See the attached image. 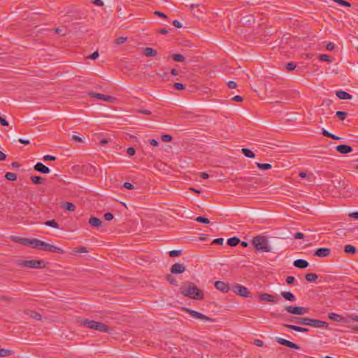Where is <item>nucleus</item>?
I'll list each match as a JSON object with an SVG mask.
<instances>
[{"label":"nucleus","mask_w":358,"mask_h":358,"mask_svg":"<svg viewBox=\"0 0 358 358\" xmlns=\"http://www.w3.org/2000/svg\"><path fill=\"white\" fill-rule=\"evenodd\" d=\"M180 292L185 296L193 299H203V293L196 285L191 282H185L180 287Z\"/></svg>","instance_id":"nucleus-1"},{"label":"nucleus","mask_w":358,"mask_h":358,"mask_svg":"<svg viewBox=\"0 0 358 358\" xmlns=\"http://www.w3.org/2000/svg\"><path fill=\"white\" fill-rule=\"evenodd\" d=\"M81 324L91 329H94L101 332H109L110 328L105 324L88 319L81 320Z\"/></svg>","instance_id":"nucleus-2"},{"label":"nucleus","mask_w":358,"mask_h":358,"mask_svg":"<svg viewBox=\"0 0 358 358\" xmlns=\"http://www.w3.org/2000/svg\"><path fill=\"white\" fill-rule=\"evenodd\" d=\"M252 243L257 250H262L263 252L271 251V248L268 245V241L264 236H257L254 237Z\"/></svg>","instance_id":"nucleus-3"},{"label":"nucleus","mask_w":358,"mask_h":358,"mask_svg":"<svg viewBox=\"0 0 358 358\" xmlns=\"http://www.w3.org/2000/svg\"><path fill=\"white\" fill-rule=\"evenodd\" d=\"M18 265L31 268H43L45 267V263L43 260H24L19 261Z\"/></svg>","instance_id":"nucleus-4"},{"label":"nucleus","mask_w":358,"mask_h":358,"mask_svg":"<svg viewBox=\"0 0 358 358\" xmlns=\"http://www.w3.org/2000/svg\"><path fill=\"white\" fill-rule=\"evenodd\" d=\"M329 318L337 322L349 323L350 320L358 322V316L355 315H350L348 317H344L338 314L331 313L329 314Z\"/></svg>","instance_id":"nucleus-5"},{"label":"nucleus","mask_w":358,"mask_h":358,"mask_svg":"<svg viewBox=\"0 0 358 358\" xmlns=\"http://www.w3.org/2000/svg\"><path fill=\"white\" fill-rule=\"evenodd\" d=\"M284 310H286L287 313L293 315H303L308 312V308L305 307H301V306H285L284 308Z\"/></svg>","instance_id":"nucleus-6"},{"label":"nucleus","mask_w":358,"mask_h":358,"mask_svg":"<svg viewBox=\"0 0 358 358\" xmlns=\"http://www.w3.org/2000/svg\"><path fill=\"white\" fill-rule=\"evenodd\" d=\"M39 250H43V251H48V252H56V253H59V254H64V251L60 248H58L57 246H55V245H50L49 243H47L44 241H41V243H40V248Z\"/></svg>","instance_id":"nucleus-7"},{"label":"nucleus","mask_w":358,"mask_h":358,"mask_svg":"<svg viewBox=\"0 0 358 358\" xmlns=\"http://www.w3.org/2000/svg\"><path fill=\"white\" fill-rule=\"evenodd\" d=\"M232 291L238 295L243 297H250V292L248 289L239 284H236L232 287Z\"/></svg>","instance_id":"nucleus-8"},{"label":"nucleus","mask_w":358,"mask_h":358,"mask_svg":"<svg viewBox=\"0 0 358 358\" xmlns=\"http://www.w3.org/2000/svg\"><path fill=\"white\" fill-rule=\"evenodd\" d=\"M185 310L195 319L202 320H204L205 322H214V320L213 318L206 316L203 314L199 313L197 311L191 310L189 308H185Z\"/></svg>","instance_id":"nucleus-9"},{"label":"nucleus","mask_w":358,"mask_h":358,"mask_svg":"<svg viewBox=\"0 0 358 358\" xmlns=\"http://www.w3.org/2000/svg\"><path fill=\"white\" fill-rule=\"evenodd\" d=\"M89 95L91 97L98 99L100 100H103V101L108 102V103H113L115 100V98L112 96L105 95V94H99V93L90 92L89 94Z\"/></svg>","instance_id":"nucleus-10"},{"label":"nucleus","mask_w":358,"mask_h":358,"mask_svg":"<svg viewBox=\"0 0 358 358\" xmlns=\"http://www.w3.org/2000/svg\"><path fill=\"white\" fill-rule=\"evenodd\" d=\"M307 326H311L319 328H327L329 324L322 320L311 319L308 317Z\"/></svg>","instance_id":"nucleus-11"},{"label":"nucleus","mask_w":358,"mask_h":358,"mask_svg":"<svg viewBox=\"0 0 358 358\" xmlns=\"http://www.w3.org/2000/svg\"><path fill=\"white\" fill-rule=\"evenodd\" d=\"M275 341L280 345L287 346L290 348H294L296 350H299L300 348V347L299 345H297L296 344H295L294 343L287 341L282 338L276 337Z\"/></svg>","instance_id":"nucleus-12"},{"label":"nucleus","mask_w":358,"mask_h":358,"mask_svg":"<svg viewBox=\"0 0 358 358\" xmlns=\"http://www.w3.org/2000/svg\"><path fill=\"white\" fill-rule=\"evenodd\" d=\"M215 287L223 293H227L230 290V287L228 283L217 280L214 284Z\"/></svg>","instance_id":"nucleus-13"},{"label":"nucleus","mask_w":358,"mask_h":358,"mask_svg":"<svg viewBox=\"0 0 358 358\" xmlns=\"http://www.w3.org/2000/svg\"><path fill=\"white\" fill-rule=\"evenodd\" d=\"M186 267L182 264L176 263L171 267V272L172 273L180 274L185 272Z\"/></svg>","instance_id":"nucleus-14"},{"label":"nucleus","mask_w":358,"mask_h":358,"mask_svg":"<svg viewBox=\"0 0 358 358\" xmlns=\"http://www.w3.org/2000/svg\"><path fill=\"white\" fill-rule=\"evenodd\" d=\"M34 169L35 171H36L39 173H44V174H48L50 172V169L48 167H47L46 166H45L41 162H38L37 164H36L34 165Z\"/></svg>","instance_id":"nucleus-15"},{"label":"nucleus","mask_w":358,"mask_h":358,"mask_svg":"<svg viewBox=\"0 0 358 358\" xmlns=\"http://www.w3.org/2000/svg\"><path fill=\"white\" fill-rule=\"evenodd\" d=\"M259 298L262 301H266L268 302L276 303L278 301V299L276 296L267 293L260 294L259 295Z\"/></svg>","instance_id":"nucleus-16"},{"label":"nucleus","mask_w":358,"mask_h":358,"mask_svg":"<svg viewBox=\"0 0 358 358\" xmlns=\"http://www.w3.org/2000/svg\"><path fill=\"white\" fill-rule=\"evenodd\" d=\"M331 250L327 248H318L315 252V255L319 257H327L330 255Z\"/></svg>","instance_id":"nucleus-17"},{"label":"nucleus","mask_w":358,"mask_h":358,"mask_svg":"<svg viewBox=\"0 0 358 358\" xmlns=\"http://www.w3.org/2000/svg\"><path fill=\"white\" fill-rule=\"evenodd\" d=\"M336 150L341 154H348L353 150L352 148L348 145H337Z\"/></svg>","instance_id":"nucleus-18"},{"label":"nucleus","mask_w":358,"mask_h":358,"mask_svg":"<svg viewBox=\"0 0 358 358\" xmlns=\"http://www.w3.org/2000/svg\"><path fill=\"white\" fill-rule=\"evenodd\" d=\"M308 317H290L287 319L288 321L294 322L298 324L307 325Z\"/></svg>","instance_id":"nucleus-19"},{"label":"nucleus","mask_w":358,"mask_h":358,"mask_svg":"<svg viewBox=\"0 0 358 358\" xmlns=\"http://www.w3.org/2000/svg\"><path fill=\"white\" fill-rule=\"evenodd\" d=\"M190 10L192 14L197 18L201 17L202 14L203 13V11L199 8V4H192L190 6Z\"/></svg>","instance_id":"nucleus-20"},{"label":"nucleus","mask_w":358,"mask_h":358,"mask_svg":"<svg viewBox=\"0 0 358 358\" xmlns=\"http://www.w3.org/2000/svg\"><path fill=\"white\" fill-rule=\"evenodd\" d=\"M294 266L299 268H305L308 266V262L305 259H296L293 263Z\"/></svg>","instance_id":"nucleus-21"},{"label":"nucleus","mask_w":358,"mask_h":358,"mask_svg":"<svg viewBox=\"0 0 358 358\" xmlns=\"http://www.w3.org/2000/svg\"><path fill=\"white\" fill-rule=\"evenodd\" d=\"M41 243V240L38 239H30L27 238V242L26 245H29L32 248H40V243Z\"/></svg>","instance_id":"nucleus-22"},{"label":"nucleus","mask_w":358,"mask_h":358,"mask_svg":"<svg viewBox=\"0 0 358 358\" xmlns=\"http://www.w3.org/2000/svg\"><path fill=\"white\" fill-rule=\"evenodd\" d=\"M143 54L148 57H154L157 55V52L153 48L148 47L143 49Z\"/></svg>","instance_id":"nucleus-23"},{"label":"nucleus","mask_w":358,"mask_h":358,"mask_svg":"<svg viewBox=\"0 0 358 358\" xmlns=\"http://www.w3.org/2000/svg\"><path fill=\"white\" fill-rule=\"evenodd\" d=\"M284 326L289 329L294 330L298 332H307L308 331V329L305 327H301L299 326L293 325V324H285Z\"/></svg>","instance_id":"nucleus-24"},{"label":"nucleus","mask_w":358,"mask_h":358,"mask_svg":"<svg viewBox=\"0 0 358 358\" xmlns=\"http://www.w3.org/2000/svg\"><path fill=\"white\" fill-rule=\"evenodd\" d=\"M89 224L92 226V227H99L101 226L102 224V221L97 218V217H91L90 219H89Z\"/></svg>","instance_id":"nucleus-25"},{"label":"nucleus","mask_w":358,"mask_h":358,"mask_svg":"<svg viewBox=\"0 0 358 358\" xmlns=\"http://www.w3.org/2000/svg\"><path fill=\"white\" fill-rule=\"evenodd\" d=\"M336 96L340 99H351L352 98V96L349 93L345 92V91H337L336 92Z\"/></svg>","instance_id":"nucleus-26"},{"label":"nucleus","mask_w":358,"mask_h":358,"mask_svg":"<svg viewBox=\"0 0 358 358\" xmlns=\"http://www.w3.org/2000/svg\"><path fill=\"white\" fill-rule=\"evenodd\" d=\"M281 296L286 300L289 301H295L296 300L295 296L292 293L289 292H282Z\"/></svg>","instance_id":"nucleus-27"},{"label":"nucleus","mask_w":358,"mask_h":358,"mask_svg":"<svg viewBox=\"0 0 358 358\" xmlns=\"http://www.w3.org/2000/svg\"><path fill=\"white\" fill-rule=\"evenodd\" d=\"M10 239L14 242L19 243L24 245H27V238H21L19 236H11Z\"/></svg>","instance_id":"nucleus-28"},{"label":"nucleus","mask_w":358,"mask_h":358,"mask_svg":"<svg viewBox=\"0 0 358 358\" xmlns=\"http://www.w3.org/2000/svg\"><path fill=\"white\" fill-rule=\"evenodd\" d=\"M62 207L64 208L68 211H74L76 209V206L73 203L71 202H64L62 203Z\"/></svg>","instance_id":"nucleus-29"},{"label":"nucleus","mask_w":358,"mask_h":358,"mask_svg":"<svg viewBox=\"0 0 358 358\" xmlns=\"http://www.w3.org/2000/svg\"><path fill=\"white\" fill-rule=\"evenodd\" d=\"M241 152L247 157H249V158H255V153L252 150H250L248 148H242Z\"/></svg>","instance_id":"nucleus-30"},{"label":"nucleus","mask_w":358,"mask_h":358,"mask_svg":"<svg viewBox=\"0 0 358 358\" xmlns=\"http://www.w3.org/2000/svg\"><path fill=\"white\" fill-rule=\"evenodd\" d=\"M240 243V240L237 237H232L227 240V244L231 247L236 246Z\"/></svg>","instance_id":"nucleus-31"},{"label":"nucleus","mask_w":358,"mask_h":358,"mask_svg":"<svg viewBox=\"0 0 358 358\" xmlns=\"http://www.w3.org/2000/svg\"><path fill=\"white\" fill-rule=\"evenodd\" d=\"M305 278L308 282H313L318 278V275L313 273H309L306 274Z\"/></svg>","instance_id":"nucleus-32"},{"label":"nucleus","mask_w":358,"mask_h":358,"mask_svg":"<svg viewBox=\"0 0 358 358\" xmlns=\"http://www.w3.org/2000/svg\"><path fill=\"white\" fill-rule=\"evenodd\" d=\"M344 251L346 253L355 254L357 252V249H356V248L355 246H353L352 245H346L345 246Z\"/></svg>","instance_id":"nucleus-33"},{"label":"nucleus","mask_w":358,"mask_h":358,"mask_svg":"<svg viewBox=\"0 0 358 358\" xmlns=\"http://www.w3.org/2000/svg\"><path fill=\"white\" fill-rule=\"evenodd\" d=\"M27 314L30 317H32L36 320H41V315L33 310H29Z\"/></svg>","instance_id":"nucleus-34"},{"label":"nucleus","mask_w":358,"mask_h":358,"mask_svg":"<svg viewBox=\"0 0 358 358\" xmlns=\"http://www.w3.org/2000/svg\"><path fill=\"white\" fill-rule=\"evenodd\" d=\"M30 179L34 184H42L44 182V179L41 176H31Z\"/></svg>","instance_id":"nucleus-35"},{"label":"nucleus","mask_w":358,"mask_h":358,"mask_svg":"<svg viewBox=\"0 0 358 358\" xmlns=\"http://www.w3.org/2000/svg\"><path fill=\"white\" fill-rule=\"evenodd\" d=\"M171 57L176 62H182L185 61V57L180 54H173Z\"/></svg>","instance_id":"nucleus-36"},{"label":"nucleus","mask_w":358,"mask_h":358,"mask_svg":"<svg viewBox=\"0 0 358 358\" xmlns=\"http://www.w3.org/2000/svg\"><path fill=\"white\" fill-rule=\"evenodd\" d=\"M5 178L8 180L15 181L17 180V175L15 173L8 172L5 175Z\"/></svg>","instance_id":"nucleus-37"},{"label":"nucleus","mask_w":358,"mask_h":358,"mask_svg":"<svg viewBox=\"0 0 358 358\" xmlns=\"http://www.w3.org/2000/svg\"><path fill=\"white\" fill-rule=\"evenodd\" d=\"M44 224L48 227H51L56 229L59 228V224L55 220H48Z\"/></svg>","instance_id":"nucleus-38"},{"label":"nucleus","mask_w":358,"mask_h":358,"mask_svg":"<svg viewBox=\"0 0 358 358\" xmlns=\"http://www.w3.org/2000/svg\"><path fill=\"white\" fill-rule=\"evenodd\" d=\"M256 164L259 169H262V170L271 169L272 167L270 164H262V163L257 162Z\"/></svg>","instance_id":"nucleus-39"},{"label":"nucleus","mask_w":358,"mask_h":358,"mask_svg":"<svg viewBox=\"0 0 358 358\" xmlns=\"http://www.w3.org/2000/svg\"><path fill=\"white\" fill-rule=\"evenodd\" d=\"M12 354V352L9 350L0 348V357H8Z\"/></svg>","instance_id":"nucleus-40"},{"label":"nucleus","mask_w":358,"mask_h":358,"mask_svg":"<svg viewBox=\"0 0 358 358\" xmlns=\"http://www.w3.org/2000/svg\"><path fill=\"white\" fill-rule=\"evenodd\" d=\"M157 75L161 78L162 80H167L168 79V76H169V73L168 72L166 71H159L157 72Z\"/></svg>","instance_id":"nucleus-41"},{"label":"nucleus","mask_w":358,"mask_h":358,"mask_svg":"<svg viewBox=\"0 0 358 358\" xmlns=\"http://www.w3.org/2000/svg\"><path fill=\"white\" fill-rule=\"evenodd\" d=\"M336 115L341 120H344L348 116V113L343 111H337Z\"/></svg>","instance_id":"nucleus-42"},{"label":"nucleus","mask_w":358,"mask_h":358,"mask_svg":"<svg viewBox=\"0 0 358 358\" xmlns=\"http://www.w3.org/2000/svg\"><path fill=\"white\" fill-rule=\"evenodd\" d=\"M195 220L196 222H201V223H203V224H208L210 222L209 220L206 217H201V216H199L197 217Z\"/></svg>","instance_id":"nucleus-43"},{"label":"nucleus","mask_w":358,"mask_h":358,"mask_svg":"<svg viewBox=\"0 0 358 358\" xmlns=\"http://www.w3.org/2000/svg\"><path fill=\"white\" fill-rule=\"evenodd\" d=\"M318 58L320 59V60L323 61V62H331L330 57L327 55H319Z\"/></svg>","instance_id":"nucleus-44"},{"label":"nucleus","mask_w":358,"mask_h":358,"mask_svg":"<svg viewBox=\"0 0 358 358\" xmlns=\"http://www.w3.org/2000/svg\"><path fill=\"white\" fill-rule=\"evenodd\" d=\"M73 252H88V250H87L86 247L81 246L79 248H74Z\"/></svg>","instance_id":"nucleus-45"},{"label":"nucleus","mask_w":358,"mask_h":358,"mask_svg":"<svg viewBox=\"0 0 358 358\" xmlns=\"http://www.w3.org/2000/svg\"><path fill=\"white\" fill-rule=\"evenodd\" d=\"M166 280H168L171 284H172V285H176V284H177V281H176V278H175L173 275H170V274H169V275H166Z\"/></svg>","instance_id":"nucleus-46"},{"label":"nucleus","mask_w":358,"mask_h":358,"mask_svg":"<svg viewBox=\"0 0 358 358\" xmlns=\"http://www.w3.org/2000/svg\"><path fill=\"white\" fill-rule=\"evenodd\" d=\"M173 87L177 90H182L185 89V85L182 83H176L173 85Z\"/></svg>","instance_id":"nucleus-47"},{"label":"nucleus","mask_w":358,"mask_h":358,"mask_svg":"<svg viewBox=\"0 0 358 358\" xmlns=\"http://www.w3.org/2000/svg\"><path fill=\"white\" fill-rule=\"evenodd\" d=\"M127 40V37H119L117 38H116L115 40V44L116 45H120V44H122L124 43V42H126Z\"/></svg>","instance_id":"nucleus-48"},{"label":"nucleus","mask_w":358,"mask_h":358,"mask_svg":"<svg viewBox=\"0 0 358 358\" xmlns=\"http://www.w3.org/2000/svg\"><path fill=\"white\" fill-rule=\"evenodd\" d=\"M169 254L171 257H178L181 254V250H171Z\"/></svg>","instance_id":"nucleus-49"},{"label":"nucleus","mask_w":358,"mask_h":358,"mask_svg":"<svg viewBox=\"0 0 358 358\" xmlns=\"http://www.w3.org/2000/svg\"><path fill=\"white\" fill-rule=\"evenodd\" d=\"M172 140V136L169 134H164L162 136V141L164 142H170Z\"/></svg>","instance_id":"nucleus-50"},{"label":"nucleus","mask_w":358,"mask_h":358,"mask_svg":"<svg viewBox=\"0 0 358 358\" xmlns=\"http://www.w3.org/2000/svg\"><path fill=\"white\" fill-rule=\"evenodd\" d=\"M296 65L294 62L287 63L286 65V69L288 71H292L296 68Z\"/></svg>","instance_id":"nucleus-51"},{"label":"nucleus","mask_w":358,"mask_h":358,"mask_svg":"<svg viewBox=\"0 0 358 358\" xmlns=\"http://www.w3.org/2000/svg\"><path fill=\"white\" fill-rule=\"evenodd\" d=\"M334 1L342 5V6H350V4L349 2L348 1H345L344 0H334Z\"/></svg>","instance_id":"nucleus-52"},{"label":"nucleus","mask_w":358,"mask_h":358,"mask_svg":"<svg viewBox=\"0 0 358 358\" xmlns=\"http://www.w3.org/2000/svg\"><path fill=\"white\" fill-rule=\"evenodd\" d=\"M43 159L45 161H55L56 159V157L52 155H45Z\"/></svg>","instance_id":"nucleus-53"},{"label":"nucleus","mask_w":358,"mask_h":358,"mask_svg":"<svg viewBox=\"0 0 358 358\" xmlns=\"http://www.w3.org/2000/svg\"><path fill=\"white\" fill-rule=\"evenodd\" d=\"M104 219L107 221H110L111 220H113V215L110 213H106L104 214Z\"/></svg>","instance_id":"nucleus-54"},{"label":"nucleus","mask_w":358,"mask_h":358,"mask_svg":"<svg viewBox=\"0 0 358 358\" xmlns=\"http://www.w3.org/2000/svg\"><path fill=\"white\" fill-rule=\"evenodd\" d=\"M224 242V239L222 238H215L213 240V244L222 245Z\"/></svg>","instance_id":"nucleus-55"},{"label":"nucleus","mask_w":358,"mask_h":358,"mask_svg":"<svg viewBox=\"0 0 358 358\" xmlns=\"http://www.w3.org/2000/svg\"><path fill=\"white\" fill-rule=\"evenodd\" d=\"M227 85H228L229 88H230V89H235L237 87L236 83L234 81H232V80L229 81L227 83Z\"/></svg>","instance_id":"nucleus-56"},{"label":"nucleus","mask_w":358,"mask_h":358,"mask_svg":"<svg viewBox=\"0 0 358 358\" xmlns=\"http://www.w3.org/2000/svg\"><path fill=\"white\" fill-rule=\"evenodd\" d=\"M127 152L129 156H133L136 153V150L134 148H128Z\"/></svg>","instance_id":"nucleus-57"},{"label":"nucleus","mask_w":358,"mask_h":358,"mask_svg":"<svg viewBox=\"0 0 358 358\" xmlns=\"http://www.w3.org/2000/svg\"><path fill=\"white\" fill-rule=\"evenodd\" d=\"M172 24L176 28H181L182 26V24L178 20H174L172 22Z\"/></svg>","instance_id":"nucleus-58"},{"label":"nucleus","mask_w":358,"mask_h":358,"mask_svg":"<svg viewBox=\"0 0 358 358\" xmlns=\"http://www.w3.org/2000/svg\"><path fill=\"white\" fill-rule=\"evenodd\" d=\"M322 134L324 136H326V137H329L331 138V133L329 132L327 130L324 129H322Z\"/></svg>","instance_id":"nucleus-59"},{"label":"nucleus","mask_w":358,"mask_h":358,"mask_svg":"<svg viewBox=\"0 0 358 358\" xmlns=\"http://www.w3.org/2000/svg\"><path fill=\"white\" fill-rule=\"evenodd\" d=\"M334 47L335 45L332 42H329L326 46L327 49L329 51H332L334 49Z\"/></svg>","instance_id":"nucleus-60"},{"label":"nucleus","mask_w":358,"mask_h":358,"mask_svg":"<svg viewBox=\"0 0 358 358\" xmlns=\"http://www.w3.org/2000/svg\"><path fill=\"white\" fill-rule=\"evenodd\" d=\"M294 280H295V278L293 276H288L286 278V282L289 285H291V284L294 283Z\"/></svg>","instance_id":"nucleus-61"},{"label":"nucleus","mask_w":358,"mask_h":358,"mask_svg":"<svg viewBox=\"0 0 358 358\" xmlns=\"http://www.w3.org/2000/svg\"><path fill=\"white\" fill-rule=\"evenodd\" d=\"M123 186L126 188V189H134V185L130 183V182H124Z\"/></svg>","instance_id":"nucleus-62"},{"label":"nucleus","mask_w":358,"mask_h":358,"mask_svg":"<svg viewBox=\"0 0 358 358\" xmlns=\"http://www.w3.org/2000/svg\"><path fill=\"white\" fill-rule=\"evenodd\" d=\"M294 237L296 239H303L304 238V235L301 232H297L294 234Z\"/></svg>","instance_id":"nucleus-63"},{"label":"nucleus","mask_w":358,"mask_h":358,"mask_svg":"<svg viewBox=\"0 0 358 358\" xmlns=\"http://www.w3.org/2000/svg\"><path fill=\"white\" fill-rule=\"evenodd\" d=\"M99 57V52L97 51L94 52L92 55L89 56V58L91 59H95Z\"/></svg>","instance_id":"nucleus-64"}]
</instances>
